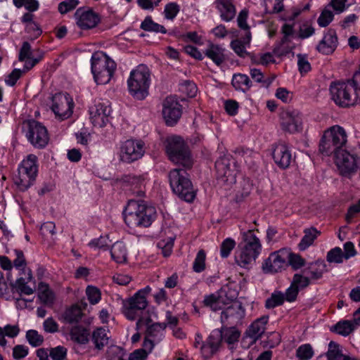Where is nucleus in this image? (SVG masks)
I'll return each mask as SVG.
<instances>
[{
	"label": "nucleus",
	"instance_id": "obj_1",
	"mask_svg": "<svg viewBox=\"0 0 360 360\" xmlns=\"http://www.w3.org/2000/svg\"><path fill=\"white\" fill-rule=\"evenodd\" d=\"M124 214V221L129 227H148L155 219L156 210L144 200H129Z\"/></svg>",
	"mask_w": 360,
	"mask_h": 360
},
{
	"label": "nucleus",
	"instance_id": "obj_2",
	"mask_svg": "<svg viewBox=\"0 0 360 360\" xmlns=\"http://www.w3.org/2000/svg\"><path fill=\"white\" fill-rule=\"evenodd\" d=\"M238 248L239 251L235 255L236 264L244 269L252 268L262 250L260 240L252 230L243 232V241Z\"/></svg>",
	"mask_w": 360,
	"mask_h": 360
},
{
	"label": "nucleus",
	"instance_id": "obj_3",
	"mask_svg": "<svg viewBox=\"0 0 360 360\" xmlns=\"http://www.w3.org/2000/svg\"><path fill=\"white\" fill-rule=\"evenodd\" d=\"M357 86L353 83V78L346 82H332L330 92L332 100L340 107L349 108L360 101Z\"/></svg>",
	"mask_w": 360,
	"mask_h": 360
},
{
	"label": "nucleus",
	"instance_id": "obj_4",
	"mask_svg": "<svg viewBox=\"0 0 360 360\" xmlns=\"http://www.w3.org/2000/svg\"><path fill=\"white\" fill-rule=\"evenodd\" d=\"M347 141V134L345 129L339 125H334L326 129L319 143V151L324 155L330 156L339 152Z\"/></svg>",
	"mask_w": 360,
	"mask_h": 360
},
{
	"label": "nucleus",
	"instance_id": "obj_5",
	"mask_svg": "<svg viewBox=\"0 0 360 360\" xmlns=\"http://www.w3.org/2000/svg\"><path fill=\"white\" fill-rule=\"evenodd\" d=\"M186 170L174 169L169 172L168 178L172 191L181 200L191 202L195 197V192Z\"/></svg>",
	"mask_w": 360,
	"mask_h": 360
},
{
	"label": "nucleus",
	"instance_id": "obj_6",
	"mask_svg": "<svg viewBox=\"0 0 360 360\" xmlns=\"http://www.w3.org/2000/svg\"><path fill=\"white\" fill-rule=\"evenodd\" d=\"M150 83V74L148 68L143 64L139 65L131 72L127 80L129 91L135 98L143 100L148 94Z\"/></svg>",
	"mask_w": 360,
	"mask_h": 360
},
{
	"label": "nucleus",
	"instance_id": "obj_7",
	"mask_svg": "<svg viewBox=\"0 0 360 360\" xmlns=\"http://www.w3.org/2000/svg\"><path fill=\"white\" fill-rule=\"evenodd\" d=\"M37 162V157L30 154L18 165L14 183L20 191H27L34 184L38 173Z\"/></svg>",
	"mask_w": 360,
	"mask_h": 360
},
{
	"label": "nucleus",
	"instance_id": "obj_8",
	"mask_svg": "<svg viewBox=\"0 0 360 360\" xmlns=\"http://www.w3.org/2000/svg\"><path fill=\"white\" fill-rule=\"evenodd\" d=\"M166 151L169 159L174 164L182 166L185 169H190L193 167L191 151L180 136H174L167 140Z\"/></svg>",
	"mask_w": 360,
	"mask_h": 360
},
{
	"label": "nucleus",
	"instance_id": "obj_9",
	"mask_svg": "<svg viewBox=\"0 0 360 360\" xmlns=\"http://www.w3.org/2000/svg\"><path fill=\"white\" fill-rule=\"evenodd\" d=\"M91 72L98 84L108 83L116 69V64L106 54L95 53L91 56Z\"/></svg>",
	"mask_w": 360,
	"mask_h": 360
},
{
	"label": "nucleus",
	"instance_id": "obj_10",
	"mask_svg": "<svg viewBox=\"0 0 360 360\" xmlns=\"http://www.w3.org/2000/svg\"><path fill=\"white\" fill-rule=\"evenodd\" d=\"M150 291L151 288L146 286L138 290L134 296L124 302L123 313L129 320H135L141 316L148 306L146 296Z\"/></svg>",
	"mask_w": 360,
	"mask_h": 360
},
{
	"label": "nucleus",
	"instance_id": "obj_11",
	"mask_svg": "<svg viewBox=\"0 0 360 360\" xmlns=\"http://www.w3.org/2000/svg\"><path fill=\"white\" fill-rule=\"evenodd\" d=\"M221 343V334L219 329L213 330L207 338L202 340L200 333H196L195 336L194 347L200 348L202 357L207 360L217 352Z\"/></svg>",
	"mask_w": 360,
	"mask_h": 360
},
{
	"label": "nucleus",
	"instance_id": "obj_12",
	"mask_svg": "<svg viewBox=\"0 0 360 360\" xmlns=\"http://www.w3.org/2000/svg\"><path fill=\"white\" fill-rule=\"evenodd\" d=\"M145 153V143L141 140L128 139L122 143L119 151L120 160L131 163L141 158Z\"/></svg>",
	"mask_w": 360,
	"mask_h": 360
},
{
	"label": "nucleus",
	"instance_id": "obj_13",
	"mask_svg": "<svg viewBox=\"0 0 360 360\" xmlns=\"http://www.w3.org/2000/svg\"><path fill=\"white\" fill-rule=\"evenodd\" d=\"M26 137L35 148H44L49 140L46 128L40 122L32 120L27 122Z\"/></svg>",
	"mask_w": 360,
	"mask_h": 360
},
{
	"label": "nucleus",
	"instance_id": "obj_14",
	"mask_svg": "<svg viewBox=\"0 0 360 360\" xmlns=\"http://www.w3.org/2000/svg\"><path fill=\"white\" fill-rule=\"evenodd\" d=\"M52 103L51 109L56 117L64 120L72 115L74 103L68 94H56L52 97Z\"/></svg>",
	"mask_w": 360,
	"mask_h": 360
},
{
	"label": "nucleus",
	"instance_id": "obj_15",
	"mask_svg": "<svg viewBox=\"0 0 360 360\" xmlns=\"http://www.w3.org/2000/svg\"><path fill=\"white\" fill-rule=\"evenodd\" d=\"M335 162L341 175L349 176L357 169L358 158L345 150L334 153Z\"/></svg>",
	"mask_w": 360,
	"mask_h": 360
},
{
	"label": "nucleus",
	"instance_id": "obj_16",
	"mask_svg": "<svg viewBox=\"0 0 360 360\" xmlns=\"http://www.w3.org/2000/svg\"><path fill=\"white\" fill-rule=\"evenodd\" d=\"M181 105L172 96H168L163 102L162 115L168 126H173L181 116Z\"/></svg>",
	"mask_w": 360,
	"mask_h": 360
},
{
	"label": "nucleus",
	"instance_id": "obj_17",
	"mask_svg": "<svg viewBox=\"0 0 360 360\" xmlns=\"http://www.w3.org/2000/svg\"><path fill=\"white\" fill-rule=\"evenodd\" d=\"M288 253L283 250L272 252L262 264V269L265 273H276L281 271L288 263Z\"/></svg>",
	"mask_w": 360,
	"mask_h": 360
},
{
	"label": "nucleus",
	"instance_id": "obj_18",
	"mask_svg": "<svg viewBox=\"0 0 360 360\" xmlns=\"http://www.w3.org/2000/svg\"><path fill=\"white\" fill-rule=\"evenodd\" d=\"M302 117L297 110H285L281 114V126L283 131L294 134L302 130Z\"/></svg>",
	"mask_w": 360,
	"mask_h": 360
},
{
	"label": "nucleus",
	"instance_id": "obj_19",
	"mask_svg": "<svg viewBox=\"0 0 360 360\" xmlns=\"http://www.w3.org/2000/svg\"><path fill=\"white\" fill-rule=\"evenodd\" d=\"M231 159L229 156H223L215 162L217 177L224 183L232 184L236 181L235 170L231 168Z\"/></svg>",
	"mask_w": 360,
	"mask_h": 360
},
{
	"label": "nucleus",
	"instance_id": "obj_20",
	"mask_svg": "<svg viewBox=\"0 0 360 360\" xmlns=\"http://www.w3.org/2000/svg\"><path fill=\"white\" fill-rule=\"evenodd\" d=\"M75 17L77 25L82 30H89L95 27L100 22L101 18L98 14L92 10H84L78 8Z\"/></svg>",
	"mask_w": 360,
	"mask_h": 360
},
{
	"label": "nucleus",
	"instance_id": "obj_21",
	"mask_svg": "<svg viewBox=\"0 0 360 360\" xmlns=\"http://www.w3.org/2000/svg\"><path fill=\"white\" fill-rule=\"evenodd\" d=\"M245 316L241 304L233 303L221 311V321L226 325H237Z\"/></svg>",
	"mask_w": 360,
	"mask_h": 360
},
{
	"label": "nucleus",
	"instance_id": "obj_22",
	"mask_svg": "<svg viewBox=\"0 0 360 360\" xmlns=\"http://www.w3.org/2000/svg\"><path fill=\"white\" fill-rule=\"evenodd\" d=\"M111 108L103 103H98L89 108L90 118L95 126L103 127L108 122Z\"/></svg>",
	"mask_w": 360,
	"mask_h": 360
},
{
	"label": "nucleus",
	"instance_id": "obj_23",
	"mask_svg": "<svg viewBox=\"0 0 360 360\" xmlns=\"http://www.w3.org/2000/svg\"><path fill=\"white\" fill-rule=\"evenodd\" d=\"M275 163L281 169H286L290 166L292 160V154L288 147L283 143L276 146L272 153Z\"/></svg>",
	"mask_w": 360,
	"mask_h": 360
},
{
	"label": "nucleus",
	"instance_id": "obj_24",
	"mask_svg": "<svg viewBox=\"0 0 360 360\" xmlns=\"http://www.w3.org/2000/svg\"><path fill=\"white\" fill-rule=\"evenodd\" d=\"M338 46V37L333 30H329L324 35L322 40L317 45L319 52L328 55L334 52Z\"/></svg>",
	"mask_w": 360,
	"mask_h": 360
},
{
	"label": "nucleus",
	"instance_id": "obj_25",
	"mask_svg": "<svg viewBox=\"0 0 360 360\" xmlns=\"http://www.w3.org/2000/svg\"><path fill=\"white\" fill-rule=\"evenodd\" d=\"M251 39V32H247L240 39H236L231 41L230 44L231 48L239 57L245 58L249 54L246 47L250 46Z\"/></svg>",
	"mask_w": 360,
	"mask_h": 360
},
{
	"label": "nucleus",
	"instance_id": "obj_26",
	"mask_svg": "<svg viewBox=\"0 0 360 360\" xmlns=\"http://www.w3.org/2000/svg\"><path fill=\"white\" fill-rule=\"evenodd\" d=\"M269 316H264L257 319L254 321L247 330L246 334L252 339V342H255L264 333L265 326L268 323Z\"/></svg>",
	"mask_w": 360,
	"mask_h": 360
},
{
	"label": "nucleus",
	"instance_id": "obj_27",
	"mask_svg": "<svg viewBox=\"0 0 360 360\" xmlns=\"http://www.w3.org/2000/svg\"><path fill=\"white\" fill-rule=\"evenodd\" d=\"M215 4L222 20L229 22L234 18L236 10L232 1L230 0H216Z\"/></svg>",
	"mask_w": 360,
	"mask_h": 360
},
{
	"label": "nucleus",
	"instance_id": "obj_28",
	"mask_svg": "<svg viewBox=\"0 0 360 360\" xmlns=\"http://www.w3.org/2000/svg\"><path fill=\"white\" fill-rule=\"evenodd\" d=\"M226 295L224 290L205 295L203 304L205 307H210L212 311H218L222 309L225 304L224 297Z\"/></svg>",
	"mask_w": 360,
	"mask_h": 360
},
{
	"label": "nucleus",
	"instance_id": "obj_29",
	"mask_svg": "<svg viewBox=\"0 0 360 360\" xmlns=\"http://www.w3.org/2000/svg\"><path fill=\"white\" fill-rule=\"evenodd\" d=\"M204 53L218 66L221 65L226 60L224 49L217 44L210 43Z\"/></svg>",
	"mask_w": 360,
	"mask_h": 360
},
{
	"label": "nucleus",
	"instance_id": "obj_30",
	"mask_svg": "<svg viewBox=\"0 0 360 360\" xmlns=\"http://www.w3.org/2000/svg\"><path fill=\"white\" fill-rule=\"evenodd\" d=\"M326 265L323 261H316L311 263L308 268L302 271V273L309 276L310 281H316L322 277L323 274L326 271Z\"/></svg>",
	"mask_w": 360,
	"mask_h": 360
},
{
	"label": "nucleus",
	"instance_id": "obj_31",
	"mask_svg": "<svg viewBox=\"0 0 360 360\" xmlns=\"http://www.w3.org/2000/svg\"><path fill=\"white\" fill-rule=\"evenodd\" d=\"M112 259L117 263L122 264L127 262V250L123 242L117 241L110 248Z\"/></svg>",
	"mask_w": 360,
	"mask_h": 360
},
{
	"label": "nucleus",
	"instance_id": "obj_32",
	"mask_svg": "<svg viewBox=\"0 0 360 360\" xmlns=\"http://www.w3.org/2000/svg\"><path fill=\"white\" fill-rule=\"evenodd\" d=\"M89 331L87 328L76 326L71 328L70 331V339L79 345H86L89 341Z\"/></svg>",
	"mask_w": 360,
	"mask_h": 360
},
{
	"label": "nucleus",
	"instance_id": "obj_33",
	"mask_svg": "<svg viewBox=\"0 0 360 360\" xmlns=\"http://www.w3.org/2000/svg\"><path fill=\"white\" fill-rule=\"evenodd\" d=\"M91 341L95 346V349L97 350L103 349L109 341L107 330L102 327L95 329L91 335Z\"/></svg>",
	"mask_w": 360,
	"mask_h": 360
},
{
	"label": "nucleus",
	"instance_id": "obj_34",
	"mask_svg": "<svg viewBox=\"0 0 360 360\" xmlns=\"http://www.w3.org/2000/svg\"><path fill=\"white\" fill-rule=\"evenodd\" d=\"M82 309L77 304H74L67 309L63 314V321L66 323H77L83 316Z\"/></svg>",
	"mask_w": 360,
	"mask_h": 360
},
{
	"label": "nucleus",
	"instance_id": "obj_35",
	"mask_svg": "<svg viewBox=\"0 0 360 360\" xmlns=\"http://www.w3.org/2000/svg\"><path fill=\"white\" fill-rule=\"evenodd\" d=\"M231 84L236 90L246 92L250 89L252 82L248 75L238 73L233 75Z\"/></svg>",
	"mask_w": 360,
	"mask_h": 360
},
{
	"label": "nucleus",
	"instance_id": "obj_36",
	"mask_svg": "<svg viewBox=\"0 0 360 360\" xmlns=\"http://www.w3.org/2000/svg\"><path fill=\"white\" fill-rule=\"evenodd\" d=\"M304 236L298 244L299 249L301 251L305 250L311 245L318 236L321 234V232L316 228L311 227L309 229H304Z\"/></svg>",
	"mask_w": 360,
	"mask_h": 360
},
{
	"label": "nucleus",
	"instance_id": "obj_37",
	"mask_svg": "<svg viewBox=\"0 0 360 360\" xmlns=\"http://www.w3.org/2000/svg\"><path fill=\"white\" fill-rule=\"evenodd\" d=\"M165 328L166 323H165L152 324L148 327L146 335L155 340L156 342H158L162 340L164 335Z\"/></svg>",
	"mask_w": 360,
	"mask_h": 360
},
{
	"label": "nucleus",
	"instance_id": "obj_38",
	"mask_svg": "<svg viewBox=\"0 0 360 360\" xmlns=\"http://www.w3.org/2000/svg\"><path fill=\"white\" fill-rule=\"evenodd\" d=\"M219 330L221 334V341L224 340L229 345L234 344L238 341L240 333L236 327L222 328Z\"/></svg>",
	"mask_w": 360,
	"mask_h": 360
},
{
	"label": "nucleus",
	"instance_id": "obj_39",
	"mask_svg": "<svg viewBox=\"0 0 360 360\" xmlns=\"http://www.w3.org/2000/svg\"><path fill=\"white\" fill-rule=\"evenodd\" d=\"M140 27L147 32H154L162 34L167 33V30L163 25L155 22L150 16H147L141 22Z\"/></svg>",
	"mask_w": 360,
	"mask_h": 360
},
{
	"label": "nucleus",
	"instance_id": "obj_40",
	"mask_svg": "<svg viewBox=\"0 0 360 360\" xmlns=\"http://www.w3.org/2000/svg\"><path fill=\"white\" fill-rule=\"evenodd\" d=\"M39 300L44 304H52L54 296L53 292L49 289L47 284L40 283L38 286Z\"/></svg>",
	"mask_w": 360,
	"mask_h": 360
},
{
	"label": "nucleus",
	"instance_id": "obj_41",
	"mask_svg": "<svg viewBox=\"0 0 360 360\" xmlns=\"http://www.w3.org/2000/svg\"><path fill=\"white\" fill-rule=\"evenodd\" d=\"M354 330V326L349 321H339L331 328V331L342 336L349 335Z\"/></svg>",
	"mask_w": 360,
	"mask_h": 360
},
{
	"label": "nucleus",
	"instance_id": "obj_42",
	"mask_svg": "<svg viewBox=\"0 0 360 360\" xmlns=\"http://www.w3.org/2000/svg\"><path fill=\"white\" fill-rule=\"evenodd\" d=\"M284 294L281 291H275L268 299H266L265 302V307L266 309H274L278 306L282 305L284 303Z\"/></svg>",
	"mask_w": 360,
	"mask_h": 360
},
{
	"label": "nucleus",
	"instance_id": "obj_43",
	"mask_svg": "<svg viewBox=\"0 0 360 360\" xmlns=\"http://www.w3.org/2000/svg\"><path fill=\"white\" fill-rule=\"evenodd\" d=\"M326 355L328 360H340L342 357L343 359L345 356L342 354L339 345L333 341L328 344V349Z\"/></svg>",
	"mask_w": 360,
	"mask_h": 360
},
{
	"label": "nucleus",
	"instance_id": "obj_44",
	"mask_svg": "<svg viewBox=\"0 0 360 360\" xmlns=\"http://www.w3.org/2000/svg\"><path fill=\"white\" fill-rule=\"evenodd\" d=\"M345 256L342 249L335 247L328 252L326 259L330 263L340 264L343 262Z\"/></svg>",
	"mask_w": 360,
	"mask_h": 360
},
{
	"label": "nucleus",
	"instance_id": "obj_45",
	"mask_svg": "<svg viewBox=\"0 0 360 360\" xmlns=\"http://www.w3.org/2000/svg\"><path fill=\"white\" fill-rule=\"evenodd\" d=\"M313 355L314 350L309 344L302 345L296 350V356L300 360H309Z\"/></svg>",
	"mask_w": 360,
	"mask_h": 360
},
{
	"label": "nucleus",
	"instance_id": "obj_46",
	"mask_svg": "<svg viewBox=\"0 0 360 360\" xmlns=\"http://www.w3.org/2000/svg\"><path fill=\"white\" fill-rule=\"evenodd\" d=\"M333 18L334 14L333 11L326 6L321 13L317 20V22L320 27H326L333 21Z\"/></svg>",
	"mask_w": 360,
	"mask_h": 360
},
{
	"label": "nucleus",
	"instance_id": "obj_47",
	"mask_svg": "<svg viewBox=\"0 0 360 360\" xmlns=\"http://www.w3.org/2000/svg\"><path fill=\"white\" fill-rule=\"evenodd\" d=\"M26 339L29 344L37 347L42 345L44 342V338L41 335L35 330H29L26 333Z\"/></svg>",
	"mask_w": 360,
	"mask_h": 360
},
{
	"label": "nucleus",
	"instance_id": "obj_48",
	"mask_svg": "<svg viewBox=\"0 0 360 360\" xmlns=\"http://www.w3.org/2000/svg\"><path fill=\"white\" fill-rule=\"evenodd\" d=\"M311 281L309 280V276L304 275L303 273L302 274H295L293 276L291 282V283H292L293 285L297 287L299 290L308 287Z\"/></svg>",
	"mask_w": 360,
	"mask_h": 360
},
{
	"label": "nucleus",
	"instance_id": "obj_49",
	"mask_svg": "<svg viewBox=\"0 0 360 360\" xmlns=\"http://www.w3.org/2000/svg\"><path fill=\"white\" fill-rule=\"evenodd\" d=\"M205 252L203 250H199L193 264V269L195 272L200 273L205 269Z\"/></svg>",
	"mask_w": 360,
	"mask_h": 360
},
{
	"label": "nucleus",
	"instance_id": "obj_50",
	"mask_svg": "<svg viewBox=\"0 0 360 360\" xmlns=\"http://www.w3.org/2000/svg\"><path fill=\"white\" fill-rule=\"evenodd\" d=\"M180 91L188 97L193 98L196 95L198 89L195 83L189 80H185L180 84Z\"/></svg>",
	"mask_w": 360,
	"mask_h": 360
},
{
	"label": "nucleus",
	"instance_id": "obj_51",
	"mask_svg": "<svg viewBox=\"0 0 360 360\" xmlns=\"http://www.w3.org/2000/svg\"><path fill=\"white\" fill-rule=\"evenodd\" d=\"M86 294L91 304H96L101 300V293L96 287L89 285L86 289Z\"/></svg>",
	"mask_w": 360,
	"mask_h": 360
},
{
	"label": "nucleus",
	"instance_id": "obj_52",
	"mask_svg": "<svg viewBox=\"0 0 360 360\" xmlns=\"http://www.w3.org/2000/svg\"><path fill=\"white\" fill-rule=\"evenodd\" d=\"M68 349L63 346H57L49 349V356L52 360H64L67 356Z\"/></svg>",
	"mask_w": 360,
	"mask_h": 360
},
{
	"label": "nucleus",
	"instance_id": "obj_53",
	"mask_svg": "<svg viewBox=\"0 0 360 360\" xmlns=\"http://www.w3.org/2000/svg\"><path fill=\"white\" fill-rule=\"evenodd\" d=\"M236 242L234 241V240L230 238L225 239L222 242L220 248V254L221 257L226 258L227 257H229L231 252L234 248Z\"/></svg>",
	"mask_w": 360,
	"mask_h": 360
},
{
	"label": "nucleus",
	"instance_id": "obj_54",
	"mask_svg": "<svg viewBox=\"0 0 360 360\" xmlns=\"http://www.w3.org/2000/svg\"><path fill=\"white\" fill-rule=\"evenodd\" d=\"M158 248L162 250L164 257H168L171 255L174 246V238H169L167 240H162L157 244Z\"/></svg>",
	"mask_w": 360,
	"mask_h": 360
},
{
	"label": "nucleus",
	"instance_id": "obj_55",
	"mask_svg": "<svg viewBox=\"0 0 360 360\" xmlns=\"http://www.w3.org/2000/svg\"><path fill=\"white\" fill-rule=\"evenodd\" d=\"M124 356V351L118 346H111L108 351V360H120Z\"/></svg>",
	"mask_w": 360,
	"mask_h": 360
},
{
	"label": "nucleus",
	"instance_id": "obj_56",
	"mask_svg": "<svg viewBox=\"0 0 360 360\" xmlns=\"http://www.w3.org/2000/svg\"><path fill=\"white\" fill-rule=\"evenodd\" d=\"M78 4V0H65L58 4V11L61 14H65L75 8Z\"/></svg>",
	"mask_w": 360,
	"mask_h": 360
},
{
	"label": "nucleus",
	"instance_id": "obj_57",
	"mask_svg": "<svg viewBox=\"0 0 360 360\" xmlns=\"http://www.w3.org/2000/svg\"><path fill=\"white\" fill-rule=\"evenodd\" d=\"M248 16V10L243 9L239 13L237 18L238 25L240 29L244 30L245 34L247 33V32H250V26L247 23Z\"/></svg>",
	"mask_w": 360,
	"mask_h": 360
},
{
	"label": "nucleus",
	"instance_id": "obj_58",
	"mask_svg": "<svg viewBox=\"0 0 360 360\" xmlns=\"http://www.w3.org/2000/svg\"><path fill=\"white\" fill-rule=\"evenodd\" d=\"M298 70L301 74L307 73L311 70V65L305 55L297 54Z\"/></svg>",
	"mask_w": 360,
	"mask_h": 360
},
{
	"label": "nucleus",
	"instance_id": "obj_59",
	"mask_svg": "<svg viewBox=\"0 0 360 360\" xmlns=\"http://www.w3.org/2000/svg\"><path fill=\"white\" fill-rule=\"evenodd\" d=\"M127 182L131 186H134L135 188H139L137 194L141 196L144 192L141 191V187L144 184V179L141 176H129L127 177Z\"/></svg>",
	"mask_w": 360,
	"mask_h": 360
},
{
	"label": "nucleus",
	"instance_id": "obj_60",
	"mask_svg": "<svg viewBox=\"0 0 360 360\" xmlns=\"http://www.w3.org/2000/svg\"><path fill=\"white\" fill-rule=\"evenodd\" d=\"M179 11V7L176 3H169L165 6V15L167 19H174Z\"/></svg>",
	"mask_w": 360,
	"mask_h": 360
},
{
	"label": "nucleus",
	"instance_id": "obj_61",
	"mask_svg": "<svg viewBox=\"0 0 360 360\" xmlns=\"http://www.w3.org/2000/svg\"><path fill=\"white\" fill-rule=\"evenodd\" d=\"M347 0H330L327 6L333 8L335 13L340 14L347 9Z\"/></svg>",
	"mask_w": 360,
	"mask_h": 360
},
{
	"label": "nucleus",
	"instance_id": "obj_62",
	"mask_svg": "<svg viewBox=\"0 0 360 360\" xmlns=\"http://www.w3.org/2000/svg\"><path fill=\"white\" fill-rule=\"evenodd\" d=\"M288 262H289L293 269H297L304 265L305 260L298 255L288 253Z\"/></svg>",
	"mask_w": 360,
	"mask_h": 360
},
{
	"label": "nucleus",
	"instance_id": "obj_63",
	"mask_svg": "<svg viewBox=\"0 0 360 360\" xmlns=\"http://www.w3.org/2000/svg\"><path fill=\"white\" fill-rule=\"evenodd\" d=\"M29 348L23 345H18L13 348V357L15 359H20L28 354Z\"/></svg>",
	"mask_w": 360,
	"mask_h": 360
},
{
	"label": "nucleus",
	"instance_id": "obj_64",
	"mask_svg": "<svg viewBox=\"0 0 360 360\" xmlns=\"http://www.w3.org/2000/svg\"><path fill=\"white\" fill-rule=\"evenodd\" d=\"M31 57H33L31 46L27 41H25L20 50L18 59L20 61H24L26 58H31Z\"/></svg>",
	"mask_w": 360,
	"mask_h": 360
}]
</instances>
